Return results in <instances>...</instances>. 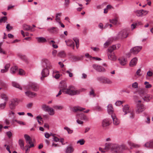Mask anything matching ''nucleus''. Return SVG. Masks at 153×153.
Segmentation results:
<instances>
[{
	"label": "nucleus",
	"instance_id": "nucleus-39",
	"mask_svg": "<svg viewBox=\"0 0 153 153\" xmlns=\"http://www.w3.org/2000/svg\"><path fill=\"white\" fill-rule=\"evenodd\" d=\"M57 55L61 57H64L66 56V54L64 51H61L59 52Z\"/></svg>",
	"mask_w": 153,
	"mask_h": 153
},
{
	"label": "nucleus",
	"instance_id": "nucleus-45",
	"mask_svg": "<svg viewBox=\"0 0 153 153\" xmlns=\"http://www.w3.org/2000/svg\"><path fill=\"white\" fill-rule=\"evenodd\" d=\"M112 82L111 81L110 79L105 77L103 83L110 84Z\"/></svg>",
	"mask_w": 153,
	"mask_h": 153
},
{
	"label": "nucleus",
	"instance_id": "nucleus-30",
	"mask_svg": "<svg viewBox=\"0 0 153 153\" xmlns=\"http://www.w3.org/2000/svg\"><path fill=\"white\" fill-rule=\"evenodd\" d=\"M137 61V59L136 58H133L131 61L130 63V65L131 66H133L136 64Z\"/></svg>",
	"mask_w": 153,
	"mask_h": 153
},
{
	"label": "nucleus",
	"instance_id": "nucleus-36",
	"mask_svg": "<svg viewBox=\"0 0 153 153\" xmlns=\"http://www.w3.org/2000/svg\"><path fill=\"white\" fill-rule=\"evenodd\" d=\"M116 49V45H112V46H111L110 47H109L108 48V51L110 53H111L114 50Z\"/></svg>",
	"mask_w": 153,
	"mask_h": 153
},
{
	"label": "nucleus",
	"instance_id": "nucleus-41",
	"mask_svg": "<svg viewBox=\"0 0 153 153\" xmlns=\"http://www.w3.org/2000/svg\"><path fill=\"white\" fill-rule=\"evenodd\" d=\"M129 113H130V118L131 119H133L135 116L134 111L133 110H131Z\"/></svg>",
	"mask_w": 153,
	"mask_h": 153
},
{
	"label": "nucleus",
	"instance_id": "nucleus-5",
	"mask_svg": "<svg viewBox=\"0 0 153 153\" xmlns=\"http://www.w3.org/2000/svg\"><path fill=\"white\" fill-rule=\"evenodd\" d=\"M42 108L44 111L48 112L49 115H50L52 116L55 114L54 110L52 108L48 106L43 104L42 105Z\"/></svg>",
	"mask_w": 153,
	"mask_h": 153
},
{
	"label": "nucleus",
	"instance_id": "nucleus-21",
	"mask_svg": "<svg viewBox=\"0 0 153 153\" xmlns=\"http://www.w3.org/2000/svg\"><path fill=\"white\" fill-rule=\"evenodd\" d=\"M67 45L73 48L74 49V42L71 40H68V41H65Z\"/></svg>",
	"mask_w": 153,
	"mask_h": 153
},
{
	"label": "nucleus",
	"instance_id": "nucleus-35",
	"mask_svg": "<svg viewBox=\"0 0 153 153\" xmlns=\"http://www.w3.org/2000/svg\"><path fill=\"white\" fill-rule=\"evenodd\" d=\"M12 85L16 88H18L20 90L22 89V88L20 85L18 83L15 82H13L12 83Z\"/></svg>",
	"mask_w": 153,
	"mask_h": 153
},
{
	"label": "nucleus",
	"instance_id": "nucleus-40",
	"mask_svg": "<svg viewBox=\"0 0 153 153\" xmlns=\"http://www.w3.org/2000/svg\"><path fill=\"white\" fill-rule=\"evenodd\" d=\"M112 146V144L110 143H106L105 144V149H110Z\"/></svg>",
	"mask_w": 153,
	"mask_h": 153
},
{
	"label": "nucleus",
	"instance_id": "nucleus-22",
	"mask_svg": "<svg viewBox=\"0 0 153 153\" xmlns=\"http://www.w3.org/2000/svg\"><path fill=\"white\" fill-rule=\"evenodd\" d=\"M110 124L109 120L108 119L103 120L102 122V125L103 127H105L108 126Z\"/></svg>",
	"mask_w": 153,
	"mask_h": 153
},
{
	"label": "nucleus",
	"instance_id": "nucleus-1",
	"mask_svg": "<svg viewBox=\"0 0 153 153\" xmlns=\"http://www.w3.org/2000/svg\"><path fill=\"white\" fill-rule=\"evenodd\" d=\"M59 87L62 92L71 96L78 94L80 93L79 90H75V88L73 86L70 85L67 88V85L65 82L63 81H62L60 82Z\"/></svg>",
	"mask_w": 153,
	"mask_h": 153
},
{
	"label": "nucleus",
	"instance_id": "nucleus-57",
	"mask_svg": "<svg viewBox=\"0 0 153 153\" xmlns=\"http://www.w3.org/2000/svg\"><path fill=\"white\" fill-rule=\"evenodd\" d=\"M64 5L65 7H68L70 3V0H64Z\"/></svg>",
	"mask_w": 153,
	"mask_h": 153
},
{
	"label": "nucleus",
	"instance_id": "nucleus-10",
	"mask_svg": "<svg viewBox=\"0 0 153 153\" xmlns=\"http://www.w3.org/2000/svg\"><path fill=\"white\" fill-rule=\"evenodd\" d=\"M49 69L44 68L42 71L41 74L42 76L41 78L42 80H43L44 77L48 76L49 74Z\"/></svg>",
	"mask_w": 153,
	"mask_h": 153
},
{
	"label": "nucleus",
	"instance_id": "nucleus-26",
	"mask_svg": "<svg viewBox=\"0 0 153 153\" xmlns=\"http://www.w3.org/2000/svg\"><path fill=\"white\" fill-rule=\"evenodd\" d=\"M128 145L131 147V148H138L140 147V145L135 144L131 142H128Z\"/></svg>",
	"mask_w": 153,
	"mask_h": 153
},
{
	"label": "nucleus",
	"instance_id": "nucleus-50",
	"mask_svg": "<svg viewBox=\"0 0 153 153\" xmlns=\"http://www.w3.org/2000/svg\"><path fill=\"white\" fill-rule=\"evenodd\" d=\"M105 78L104 77H100L97 78V79L101 82L104 83Z\"/></svg>",
	"mask_w": 153,
	"mask_h": 153
},
{
	"label": "nucleus",
	"instance_id": "nucleus-37",
	"mask_svg": "<svg viewBox=\"0 0 153 153\" xmlns=\"http://www.w3.org/2000/svg\"><path fill=\"white\" fill-rule=\"evenodd\" d=\"M1 99L4 100V102L6 103L8 100V97L6 95L3 94H1Z\"/></svg>",
	"mask_w": 153,
	"mask_h": 153
},
{
	"label": "nucleus",
	"instance_id": "nucleus-23",
	"mask_svg": "<svg viewBox=\"0 0 153 153\" xmlns=\"http://www.w3.org/2000/svg\"><path fill=\"white\" fill-rule=\"evenodd\" d=\"M107 111L109 114H113L114 111L112 105L111 104H109L107 106Z\"/></svg>",
	"mask_w": 153,
	"mask_h": 153
},
{
	"label": "nucleus",
	"instance_id": "nucleus-9",
	"mask_svg": "<svg viewBox=\"0 0 153 153\" xmlns=\"http://www.w3.org/2000/svg\"><path fill=\"white\" fill-rule=\"evenodd\" d=\"M24 137L25 138L26 143L27 144H29L30 146H29V148H31L34 146V144L32 143V141L30 137L27 134L24 135Z\"/></svg>",
	"mask_w": 153,
	"mask_h": 153
},
{
	"label": "nucleus",
	"instance_id": "nucleus-56",
	"mask_svg": "<svg viewBox=\"0 0 153 153\" xmlns=\"http://www.w3.org/2000/svg\"><path fill=\"white\" fill-rule=\"evenodd\" d=\"M7 19V17L6 16H4L1 19H0V23H1L2 22H6V21Z\"/></svg>",
	"mask_w": 153,
	"mask_h": 153
},
{
	"label": "nucleus",
	"instance_id": "nucleus-3",
	"mask_svg": "<svg viewBox=\"0 0 153 153\" xmlns=\"http://www.w3.org/2000/svg\"><path fill=\"white\" fill-rule=\"evenodd\" d=\"M125 145L116 144L112 147V150L114 153H121L125 149Z\"/></svg>",
	"mask_w": 153,
	"mask_h": 153
},
{
	"label": "nucleus",
	"instance_id": "nucleus-32",
	"mask_svg": "<svg viewBox=\"0 0 153 153\" xmlns=\"http://www.w3.org/2000/svg\"><path fill=\"white\" fill-rule=\"evenodd\" d=\"M74 149L73 147L71 146H70L66 149L65 152L66 153H72L74 151Z\"/></svg>",
	"mask_w": 153,
	"mask_h": 153
},
{
	"label": "nucleus",
	"instance_id": "nucleus-63",
	"mask_svg": "<svg viewBox=\"0 0 153 153\" xmlns=\"http://www.w3.org/2000/svg\"><path fill=\"white\" fill-rule=\"evenodd\" d=\"M57 53V51L56 50H54L52 52V54L53 57H55Z\"/></svg>",
	"mask_w": 153,
	"mask_h": 153
},
{
	"label": "nucleus",
	"instance_id": "nucleus-46",
	"mask_svg": "<svg viewBox=\"0 0 153 153\" xmlns=\"http://www.w3.org/2000/svg\"><path fill=\"white\" fill-rule=\"evenodd\" d=\"M53 108L56 109L62 110L63 108L62 105H55L53 106Z\"/></svg>",
	"mask_w": 153,
	"mask_h": 153
},
{
	"label": "nucleus",
	"instance_id": "nucleus-49",
	"mask_svg": "<svg viewBox=\"0 0 153 153\" xmlns=\"http://www.w3.org/2000/svg\"><path fill=\"white\" fill-rule=\"evenodd\" d=\"M85 140L83 139H81L78 140L77 142V143H79L81 145H83L85 143Z\"/></svg>",
	"mask_w": 153,
	"mask_h": 153
},
{
	"label": "nucleus",
	"instance_id": "nucleus-4",
	"mask_svg": "<svg viewBox=\"0 0 153 153\" xmlns=\"http://www.w3.org/2000/svg\"><path fill=\"white\" fill-rule=\"evenodd\" d=\"M138 93L140 97L145 101L149 102L153 97L152 95L145 94L144 92H141L139 91Z\"/></svg>",
	"mask_w": 153,
	"mask_h": 153
},
{
	"label": "nucleus",
	"instance_id": "nucleus-38",
	"mask_svg": "<svg viewBox=\"0 0 153 153\" xmlns=\"http://www.w3.org/2000/svg\"><path fill=\"white\" fill-rule=\"evenodd\" d=\"M62 14L61 13H56V15L55 20L56 22L58 23H60V18L58 17V16H60Z\"/></svg>",
	"mask_w": 153,
	"mask_h": 153
},
{
	"label": "nucleus",
	"instance_id": "nucleus-20",
	"mask_svg": "<svg viewBox=\"0 0 153 153\" xmlns=\"http://www.w3.org/2000/svg\"><path fill=\"white\" fill-rule=\"evenodd\" d=\"M47 30L51 33H54L57 32L58 31V29L56 27H52L49 28Z\"/></svg>",
	"mask_w": 153,
	"mask_h": 153
},
{
	"label": "nucleus",
	"instance_id": "nucleus-6",
	"mask_svg": "<svg viewBox=\"0 0 153 153\" xmlns=\"http://www.w3.org/2000/svg\"><path fill=\"white\" fill-rule=\"evenodd\" d=\"M42 65L44 68L51 69L52 68L50 62L47 59H44L42 60Z\"/></svg>",
	"mask_w": 153,
	"mask_h": 153
},
{
	"label": "nucleus",
	"instance_id": "nucleus-53",
	"mask_svg": "<svg viewBox=\"0 0 153 153\" xmlns=\"http://www.w3.org/2000/svg\"><path fill=\"white\" fill-rule=\"evenodd\" d=\"M132 87L134 88H138V84L137 82H135L132 84Z\"/></svg>",
	"mask_w": 153,
	"mask_h": 153
},
{
	"label": "nucleus",
	"instance_id": "nucleus-12",
	"mask_svg": "<svg viewBox=\"0 0 153 153\" xmlns=\"http://www.w3.org/2000/svg\"><path fill=\"white\" fill-rule=\"evenodd\" d=\"M76 117L78 119H80L86 121H88V119L87 116L82 113L77 114Z\"/></svg>",
	"mask_w": 153,
	"mask_h": 153
},
{
	"label": "nucleus",
	"instance_id": "nucleus-27",
	"mask_svg": "<svg viewBox=\"0 0 153 153\" xmlns=\"http://www.w3.org/2000/svg\"><path fill=\"white\" fill-rule=\"evenodd\" d=\"M10 66V64L9 63L7 64L4 66V69H2L1 70V73H4L7 72Z\"/></svg>",
	"mask_w": 153,
	"mask_h": 153
},
{
	"label": "nucleus",
	"instance_id": "nucleus-64",
	"mask_svg": "<svg viewBox=\"0 0 153 153\" xmlns=\"http://www.w3.org/2000/svg\"><path fill=\"white\" fill-rule=\"evenodd\" d=\"M7 134L9 138L11 137L12 134L11 131H9L7 132Z\"/></svg>",
	"mask_w": 153,
	"mask_h": 153
},
{
	"label": "nucleus",
	"instance_id": "nucleus-13",
	"mask_svg": "<svg viewBox=\"0 0 153 153\" xmlns=\"http://www.w3.org/2000/svg\"><path fill=\"white\" fill-rule=\"evenodd\" d=\"M29 86L34 91H37L39 89L38 85L35 83H31L29 84Z\"/></svg>",
	"mask_w": 153,
	"mask_h": 153
},
{
	"label": "nucleus",
	"instance_id": "nucleus-42",
	"mask_svg": "<svg viewBox=\"0 0 153 153\" xmlns=\"http://www.w3.org/2000/svg\"><path fill=\"white\" fill-rule=\"evenodd\" d=\"M73 40L75 42L76 47L77 48H78L79 46V41L78 39L77 38H74Z\"/></svg>",
	"mask_w": 153,
	"mask_h": 153
},
{
	"label": "nucleus",
	"instance_id": "nucleus-7",
	"mask_svg": "<svg viewBox=\"0 0 153 153\" xmlns=\"http://www.w3.org/2000/svg\"><path fill=\"white\" fill-rule=\"evenodd\" d=\"M128 35V33L126 30H123L119 32L117 38L118 39H123L127 37Z\"/></svg>",
	"mask_w": 153,
	"mask_h": 153
},
{
	"label": "nucleus",
	"instance_id": "nucleus-59",
	"mask_svg": "<svg viewBox=\"0 0 153 153\" xmlns=\"http://www.w3.org/2000/svg\"><path fill=\"white\" fill-rule=\"evenodd\" d=\"M89 94L90 96H92L94 97H95V96L94 91L93 89H91L89 92Z\"/></svg>",
	"mask_w": 153,
	"mask_h": 153
},
{
	"label": "nucleus",
	"instance_id": "nucleus-58",
	"mask_svg": "<svg viewBox=\"0 0 153 153\" xmlns=\"http://www.w3.org/2000/svg\"><path fill=\"white\" fill-rule=\"evenodd\" d=\"M6 105V103L4 102L3 103H1L0 104V108L1 109H3L5 107Z\"/></svg>",
	"mask_w": 153,
	"mask_h": 153
},
{
	"label": "nucleus",
	"instance_id": "nucleus-14",
	"mask_svg": "<svg viewBox=\"0 0 153 153\" xmlns=\"http://www.w3.org/2000/svg\"><path fill=\"white\" fill-rule=\"evenodd\" d=\"M111 117L113 121V123L114 125H118L120 123V121L116 117L115 114H112Z\"/></svg>",
	"mask_w": 153,
	"mask_h": 153
},
{
	"label": "nucleus",
	"instance_id": "nucleus-34",
	"mask_svg": "<svg viewBox=\"0 0 153 153\" xmlns=\"http://www.w3.org/2000/svg\"><path fill=\"white\" fill-rule=\"evenodd\" d=\"M19 144L21 148L23 150L24 149V142L22 139H20L19 141Z\"/></svg>",
	"mask_w": 153,
	"mask_h": 153
},
{
	"label": "nucleus",
	"instance_id": "nucleus-11",
	"mask_svg": "<svg viewBox=\"0 0 153 153\" xmlns=\"http://www.w3.org/2000/svg\"><path fill=\"white\" fill-rule=\"evenodd\" d=\"M148 11L147 10H140L136 11V15L138 16H142L147 14L148 13Z\"/></svg>",
	"mask_w": 153,
	"mask_h": 153
},
{
	"label": "nucleus",
	"instance_id": "nucleus-51",
	"mask_svg": "<svg viewBox=\"0 0 153 153\" xmlns=\"http://www.w3.org/2000/svg\"><path fill=\"white\" fill-rule=\"evenodd\" d=\"M71 71H72V70L71 69L66 71V73L68 74L69 76L71 77L73 76V74L71 72Z\"/></svg>",
	"mask_w": 153,
	"mask_h": 153
},
{
	"label": "nucleus",
	"instance_id": "nucleus-60",
	"mask_svg": "<svg viewBox=\"0 0 153 153\" xmlns=\"http://www.w3.org/2000/svg\"><path fill=\"white\" fill-rule=\"evenodd\" d=\"M19 56L20 58L23 60H25L26 59V56L25 55H19Z\"/></svg>",
	"mask_w": 153,
	"mask_h": 153
},
{
	"label": "nucleus",
	"instance_id": "nucleus-2",
	"mask_svg": "<svg viewBox=\"0 0 153 153\" xmlns=\"http://www.w3.org/2000/svg\"><path fill=\"white\" fill-rule=\"evenodd\" d=\"M134 99V102L136 104V112L137 113L139 114L142 112L146 109L144 105L141 103V101L140 100H138L136 99V97L135 96H133Z\"/></svg>",
	"mask_w": 153,
	"mask_h": 153
},
{
	"label": "nucleus",
	"instance_id": "nucleus-43",
	"mask_svg": "<svg viewBox=\"0 0 153 153\" xmlns=\"http://www.w3.org/2000/svg\"><path fill=\"white\" fill-rule=\"evenodd\" d=\"M64 129L66 130L68 133L69 134H72L73 132V130H71L69 128L67 127H65L64 128Z\"/></svg>",
	"mask_w": 153,
	"mask_h": 153
},
{
	"label": "nucleus",
	"instance_id": "nucleus-19",
	"mask_svg": "<svg viewBox=\"0 0 153 153\" xmlns=\"http://www.w3.org/2000/svg\"><path fill=\"white\" fill-rule=\"evenodd\" d=\"M23 28L25 30H30L31 31H35L34 29H33L32 27L31 26L26 24L23 25Z\"/></svg>",
	"mask_w": 153,
	"mask_h": 153
},
{
	"label": "nucleus",
	"instance_id": "nucleus-8",
	"mask_svg": "<svg viewBox=\"0 0 153 153\" xmlns=\"http://www.w3.org/2000/svg\"><path fill=\"white\" fill-rule=\"evenodd\" d=\"M141 46H136L131 49L130 51L131 53L134 54L138 53L142 49Z\"/></svg>",
	"mask_w": 153,
	"mask_h": 153
},
{
	"label": "nucleus",
	"instance_id": "nucleus-28",
	"mask_svg": "<svg viewBox=\"0 0 153 153\" xmlns=\"http://www.w3.org/2000/svg\"><path fill=\"white\" fill-rule=\"evenodd\" d=\"M120 64L122 65H124L127 63L126 59L122 57L119 59Z\"/></svg>",
	"mask_w": 153,
	"mask_h": 153
},
{
	"label": "nucleus",
	"instance_id": "nucleus-61",
	"mask_svg": "<svg viewBox=\"0 0 153 153\" xmlns=\"http://www.w3.org/2000/svg\"><path fill=\"white\" fill-rule=\"evenodd\" d=\"M2 45V43H0V53H2L3 54H6L5 52L3 51L2 50V49L1 48V46Z\"/></svg>",
	"mask_w": 153,
	"mask_h": 153
},
{
	"label": "nucleus",
	"instance_id": "nucleus-33",
	"mask_svg": "<svg viewBox=\"0 0 153 153\" xmlns=\"http://www.w3.org/2000/svg\"><path fill=\"white\" fill-rule=\"evenodd\" d=\"M108 59L111 60H115L116 59V57L114 53H111L108 55Z\"/></svg>",
	"mask_w": 153,
	"mask_h": 153
},
{
	"label": "nucleus",
	"instance_id": "nucleus-48",
	"mask_svg": "<svg viewBox=\"0 0 153 153\" xmlns=\"http://www.w3.org/2000/svg\"><path fill=\"white\" fill-rule=\"evenodd\" d=\"M109 21L111 23L116 25L117 23V20L116 19H110Z\"/></svg>",
	"mask_w": 153,
	"mask_h": 153
},
{
	"label": "nucleus",
	"instance_id": "nucleus-52",
	"mask_svg": "<svg viewBox=\"0 0 153 153\" xmlns=\"http://www.w3.org/2000/svg\"><path fill=\"white\" fill-rule=\"evenodd\" d=\"M153 75V73L150 71H148L147 73V74L146 76V77H151Z\"/></svg>",
	"mask_w": 153,
	"mask_h": 153
},
{
	"label": "nucleus",
	"instance_id": "nucleus-29",
	"mask_svg": "<svg viewBox=\"0 0 153 153\" xmlns=\"http://www.w3.org/2000/svg\"><path fill=\"white\" fill-rule=\"evenodd\" d=\"M18 67L17 66H13L11 67L10 69V72L11 74H14L18 71Z\"/></svg>",
	"mask_w": 153,
	"mask_h": 153
},
{
	"label": "nucleus",
	"instance_id": "nucleus-15",
	"mask_svg": "<svg viewBox=\"0 0 153 153\" xmlns=\"http://www.w3.org/2000/svg\"><path fill=\"white\" fill-rule=\"evenodd\" d=\"M93 67L94 69L99 72L103 71L104 70V69L103 67L96 64L93 65Z\"/></svg>",
	"mask_w": 153,
	"mask_h": 153
},
{
	"label": "nucleus",
	"instance_id": "nucleus-17",
	"mask_svg": "<svg viewBox=\"0 0 153 153\" xmlns=\"http://www.w3.org/2000/svg\"><path fill=\"white\" fill-rule=\"evenodd\" d=\"M26 96L29 97H33L36 96L37 94L34 92H32L30 91H27L25 92Z\"/></svg>",
	"mask_w": 153,
	"mask_h": 153
},
{
	"label": "nucleus",
	"instance_id": "nucleus-16",
	"mask_svg": "<svg viewBox=\"0 0 153 153\" xmlns=\"http://www.w3.org/2000/svg\"><path fill=\"white\" fill-rule=\"evenodd\" d=\"M145 147L148 148H153V140H151L147 142L144 145Z\"/></svg>",
	"mask_w": 153,
	"mask_h": 153
},
{
	"label": "nucleus",
	"instance_id": "nucleus-24",
	"mask_svg": "<svg viewBox=\"0 0 153 153\" xmlns=\"http://www.w3.org/2000/svg\"><path fill=\"white\" fill-rule=\"evenodd\" d=\"M85 109V108L80 107L79 106L74 107L73 108V111L74 112H77L78 111H82Z\"/></svg>",
	"mask_w": 153,
	"mask_h": 153
},
{
	"label": "nucleus",
	"instance_id": "nucleus-54",
	"mask_svg": "<svg viewBox=\"0 0 153 153\" xmlns=\"http://www.w3.org/2000/svg\"><path fill=\"white\" fill-rule=\"evenodd\" d=\"M15 106L14 103L13 102L9 105V107L11 110L14 109L15 108Z\"/></svg>",
	"mask_w": 153,
	"mask_h": 153
},
{
	"label": "nucleus",
	"instance_id": "nucleus-25",
	"mask_svg": "<svg viewBox=\"0 0 153 153\" xmlns=\"http://www.w3.org/2000/svg\"><path fill=\"white\" fill-rule=\"evenodd\" d=\"M113 39L112 38H109L106 41V42L104 44V46L105 48H106L108 47V46L111 44L113 41Z\"/></svg>",
	"mask_w": 153,
	"mask_h": 153
},
{
	"label": "nucleus",
	"instance_id": "nucleus-31",
	"mask_svg": "<svg viewBox=\"0 0 153 153\" xmlns=\"http://www.w3.org/2000/svg\"><path fill=\"white\" fill-rule=\"evenodd\" d=\"M36 39L39 42L44 43L47 42L46 39L43 37H38Z\"/></svg>",
	"mask_w": 153,
	"mask_h": 153
},
{
	"label": "nucleus",
	"instance_id": "nucleus-44",
	"mask_svg": "<svg viewBox=\"0 0 153 153\" xmlns=\"http://www.w3.org/2000/svg\"><path fill=\"white\" fill-rule=\"evenodd\" d=\"M144 84L145 85V88H151L152 87V85L150 84L148 82L146 81L144 82Z\"/></svg>",
	"mask_w": 153,
	"mask_h": 153
},
{
	"label": "nucleus",
	"instance_id": "nucleus-18",
	"mask_svg": "<svg viewBox=\"0 0 153 153\" xmlns=\"http://www.w3.org/2000/svg\"><path fill=\"white\" fill-rule=\"evenodd\" d=\"M131 110L128 105L124 106L123 108V111L125 113V115L129 113Z\"/></svg>",
	"mask_w": 153,
	"mask_h": 153
},
{
	"label": "nucleus",
	"instance_id": "nucleus-62",
	"mask_svg": "<svg viewBox=\"0 0 153 153\" xmlns=\"http://www.w3.org/2000/svg\"><path fill=\"white\" fill-rule=\"evenodd\" d=\"M122 103V102L121 101H117L115 103V104L117 106L120 105Z\"/></svg>",
	"mask_w": 153,
	"mask_h": 153
},
{
	"label": "nucleus",
	"instance_id": "nucleus-47",
	"mask_svg": "<svg viewBox=\"0 0 153 153\" xmlns=\"http://www.w3.org/2000/svg\"><path fill=\"white\" fill-rule=\"evenodd\" d=\"M18 74L20 75H24L25 74V72L23 70L20 69L18 72Z\"/></svg>",
	"mask_w": 153,
	"mask_h": 153
},
{
	"label": "nucleus",
	"instance_id": "nucleus-55",
	"mask_svg": "<svg viewBox=\"0 0 153 153\" xmlns=\"http://www.w3.org/2000/svg\"><path fill=\"white\" fill-rule=\"evenodd\" d=\"M6 28L7 31H10L12 29L13 27L11 26H10L9 24H8L7 25Z\"/></svg>",
	"mask_w": 153,
	"mask_h": 153
}]
</instances>
